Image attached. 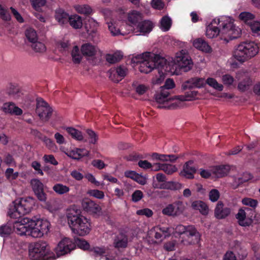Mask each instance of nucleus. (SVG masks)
<instances>
[{
    "mask_svg": "<svg viewBox=\"0 0 260 260\" xmlns=\"http://www.w3.org/2000/svg\"><path fill=\"white\" fill-rule=\"evenodd\" d=\"M219 34L224 40H233L240 36L241 30L234 24L233 18L222 16L214 18L206 28V35L209 38H213Z\"/></svg>",
    "mask_w": 260,
    "mask_h": 260,
    "instance_id": "obj_1",
    "label": "nucleus"
},
{
    "mask_svg": "<svg viewBox=\"0 0 260 260\" xmlns=\"http://www.w3.org/2000/svg\"><path fill=\"white\" fill-rule=\"evenodd\" d=\"M135 62L140 63V71L147 74L154 69L164 68L166 71H169L166 66V59L159 55L153 53L146 52L138 55L132 59Z\"/></svg>",
    "mask_w": 260,
    "mask_h": 260,
    "instance_id": "obj_2",
    "label": "nucleus"
},
{
    "mask_svg": "<svg viewBox=\"0 0 260 260\" xmlns=\"http://www.w3.org/2000/svg\"><path fill=\"white\" fill-rule=\"evenodd\" d=\"M68 223L72 232L84 236L88 234L91 230L90 220L82 215H78L74 209L67 210L66 214Z\"/></svg>",
    "mask_w": 260,
    "mask_h": 260,
    "instance_id": "obj_3",
    "label": "nucleus"
},
{
    "mask_svg": "<svg viewBox=\"0 0 260 260\" xmlns=\"http://www.w3.org/2000/svg\"><path fill=\"white\" fill-rule=\"evenodd\" d=\"M258 51V46L254 42H244L235 48L233 56L242 63L255 56Z\"/></svg>",
    "mask_w": 260,
    "mask_h": 260,
    "instance_id": "obj_4",
    "label": "nucleus"
},
{
    "mask_svg": "<svg viewBox=\"0 0 260 260\" xmlns=\"http://www.w3.org/2000/svg\"><path fill=\"white\" fill-rule=\"evenodd\" d=\"M35 204V200L31 197L17 199L10 206L8 214L11 218H19L29 213Z\"/></svg>",
    "mask_w": 260,
    "mask_h": 260,
    "instance_id": "obj_5",
    "label": "nucleus"
},
{
    "mask_svg": "<svg viewBox=\"0 0 260 260\" xmlns=\"http://www.w3.org/2000/svg\"><path fill=\"white\" fill-rule=\"evenodd\" d=\"M155 99L158 104L157 107L159 109L174 110L179 108L180 105V102L177 101L176 96L171 97L169 92L164 90L156 94Z\"/></svg>",
    "mask_w": 260,
    "mask_h": 260,
    "instance_id": "obj_6",
    "label": "nucleus"
},
{
    "mask_svg": "<svg viewBox=\"0 0 260 260\" xmlns=\"http://www.w3.org/2000/svg\"><path fill=\"white\" fill-rule=\"evenodd\" d=\"M50 223L46 219L37 218L29 219V236L41 238L49 231Z\"/></svg>",
    "mask_w": 260,
    "mask_h": 260,
    "instance_id": "obj_7",
    "label": "nucleus"
},
{
    "mask_svg": "<svg viewBox=\"0 0 260 260\" xmlns=\"http://www.w3.org/2000/svg\"><path fill=\"white\" fill-rule=\"evenodd\" d=\"M173 61L179 69L185 72L191 70L193 64L190 56L186 50H181L177 52Z\"/></svg>",
    "mask_w": 260,
    "mask_h": 260,
    "instance_id": "obj_8",
    "label": "nucleus"
},
{
    "mask_svg": "<svg viewBox=\"0 0 260 260\" xmlns=\"http://www.w3.org/2000/svg\"><path fill=\"white\" fill-rule=\"evenodd\" d=\"M49 245L43 241H39L34 243L29 251V256L33 260L42 258L49 254Z\"/></svg>",
    "mask_w": 260,
    "mask_h": 260,
    "instance_id": "obj_9",
    "label": "nucleus"
},
{
    "mask_svg": "<svg viewBox=\"0 0 260 260\" xmlns=\"http://www.w3.org/2000/svg\"><path fill=\"white\" fill-rule=\"evenodd\" d=\"M185 209L184 203L182 201H177L166 206L162 209V213L168 216L176 217L182 214Z\"/></svg>",
    "mask_w": 260,
    "mask_h": 260,
    "instance_id": "obj_10",
    "label": "nucleus"
},
{
    "mask_svg": "<svg viewBox=\"0 0 260 260\" xmlns=\"http://www.w3.org/2000/svg\"><path fill=\"white\" fill-rule=\"evenodd\" d=\"M172 227L156 226L151 229L148 234L149 238H154L159 242L169 237L173 232Z\"/></svg>",
    "mask_w": 260,
    "mask_h": 260,
    "instance_id": "obj_11",
    "label": "nucleus"
},
{
    "mask_svg": "<svg viewBox=\"0 0 260 260\" xmlns=\"http://www.w3.org/2000/svg\"><path fill=\"white\" fill-rule=\"evenodd\" d=\"M36 112L43 121H47L50 119L52 109L42 99H37Z\"/></svg>",
    "mask_w": 260,
    "mask_h": 260,
    "instance_id": "obj_12",
    "label": "nucleus"
},
{
    "mask_svg": "<svg viewBox=\"0 0 260 260\" xmlns=\"http://www.w3.org/2000/svg\"><path fill=\"white\" fill-rule=\"evenodd\" d=\"M81 207L84 211L92 215H100L102 212L101 206L88 198L82 200Z\"/></svg>",
    "mask_w": 260,
    "mask_h": 260,
    "instance_id": "obj_13",
    "label": "nucleus"
},
{
    "mask_svg": "<svg viewBox=\"0 0 260 260\" xmlns=\"http://www.w3.org/2000/svg\"><path fill=\"white\" fill-rule=\"evenodd\" d=\"M76 247L75 242L69 238H63L58 244L56 252L58 256L69 253Z\"/></svg>",
    "mask_w": 260,
    "mask_h": 260,
    "instance_id": "obj_14",
    "label": "nucleus"
},
{
    "mask_svg": "<svg viewBox=\"0 0 260 260\" xmlns=\"http://www.w3.org/2000/svg\"><path fill=\"white\" fill-rule=\"evenodd\" d=\"M188 229L186 234L182 236L181 242L184 245L197 243L200 237L199 232L193 225H188Z\"/></svg>",
    "mask_w": 260,
    "mask_h": 260,
    "instance_id": "obj_15",
    "label": "nucleus"
},
{
    "mask_svg": "<svg viewBox=\"0 0 260 260\" xmlns=\"http://www.w3.org/2000/svg\"><path fill=\"white\" fill-rule=\"evenodd\" d=\"M29 218H23L20 220L15 221L13 224V229L16 233L20 236H29Z\"/></svg>",
    "mask_w": 260,
    "mask_h": 260,
    "instance_id": "obj_16",
    "label": "nucleus"
},
{
    "mask_svg": "<svg viewBox=\"0 0 260 260\" xmlns=\"http://www.w3.org/2000/svg\"><path fill=\"white\" fill-rule=\"evenodd\" d=\"M243 77H244L243 80L240 81L238 85V89L241 92H244L247 90L252 84V81L246 75L244 72L242 71H239L237 73L236 78L238 80H240V79Z\"/></svg>",
    "mask_w": 260,
    "mask_h": 260,
    "instance_id": "obj_17",
    "label": "nucleus"
},
{
    "mask_svg": "<svg viewBox=\"0 0 260 260\" xmlns=\"http://www.w3.org/2000/svg\"><path fill=\"white\" fill-rule=\"evenodd\" d=\"M166 66L168 67L169 71H166L164 68H158L157 69L158 72V75H156L152 79V83L153 84H160L164 80L165 78V74L166 73H171L173 74H177L176 70H174L170 68L169 64H168L166 61Z\"/></svg>",
    "mask_w": 260,
    "mask_h": 260,
    "instance_id": "obj_18",
    "label": "nucleus"
},
{
    "mask_svg": "<svg viewBox=\"0 0 260 260\" xmlns=\"http://www.w3.org/2000/svg\"><path fill=\"white\" fill-rule=\"evenodd\" d=\"M153 27V23L149 20H145L140 22L137 26V30L135 31L136 35H145L149 33Z\"/></svg>",
    "mask_w": 260,
    "mask_h": 260,
    "instance_id": "obj_19",
    "label": "nucleus"
},
{
    "mask_svg": "<svg viewBox=\"0 0 260 260\" xmlns=\"http://www.w3.org/2000/svg\"><path fill=\"white\" fill-rule=\"evenodd\" d=\"M231 212V209L228 207H224L222 202L219 201L215 208L214 215L217 219H223L228 216Z\"/></svg>",
    "mask_w": 260,
    "mask_h": 260,
    "instance_id": "obj_20",
    "label": "nucleus"
},
{
    "mask_svg": "<svg viewBox=\"0 0 260 260\" xmlns=\"http://www.w3.org/2000/svg\"><path fill=\"white\" fill-rule=\"evenodd\" d=\"M81 51L83 56L86 57L94 56L99 51L98 47L91 43H85L81 47Z\"/></svg>",
    "mask_w": 260,
    "mask_h": 260,
    "instance_id": "obj_21",
    "label": "nucleus"
},
{
    "mask_svg": "<svg viewBox=\"0 0 260 260\" xmlns=\"http://www.w3.org/2000/svg\"><path fill=\"white\" fill-rule=\"evenodd\" d=\"M231 167L229 165H220L212 167V177L215 178L223 177L229 173Z\"/></svg>",
    "mask_w": 260,
    "mask_h": 260,
    "instance_id": "obj_22",
    "label": "nucleus"
},
{
    "mask_svg": "<svg viewBox=\"0 0 260 260\" xmlns=\"http://www.w3.org/2000/svg\"><path fill=\"white\" fill-rule=\"evenodd\" d=\"M196 171V169L193 165V161L189 160L184 164L183 170L180 172V175L188 179H192Z\"/></svg>",
    "mask_w": 260,
    "mask_h": 260,
    "instance_id": "obj_23",
    "label": "nucleus"
},
{
    "mask_svg": "<svg viewBox=\"0 0 260 260\" xmlns=\"http://www.w3.org/2000/svg\"><path fill=\"white\" fill-rule=\"evenodd\" d=\"M66 154L74 159H79L82 157L87 156L89 151L85 149L74 148L73 149L65 152Z\"/></svg>",
    "mask_w": 260,
    "mask_h": 260,
    "instance_id": "obj_24",
    "label": "nucleus"
},
{
    "mask_svg": "<svg viewBox=\"0 0 260 260\" xmlns=\"http://www.w3.org/2000/svg\"><path fill=\"white\" fill-rule=\"evenodd\" d=\"M2 109L6 113H9L17 116L21 115L22 114V110L12 103H5Z\"/></svg>",
    "mask_w": 260,
    "mask_h": 260,
    "instance_id": "obj_25",
    "label": "nucleus"
},
{
    "mask_svg": "<svg viewBox=\"0 0 260 260\" xmlns=\"http://www.w3.org/2000/svg\"><path fill=\"white\" fill-rule=\"evenodd\" d=\"M128 243L127 237L123 234L117 235L113 241V246L117 249L125 248L127 247Z\"/></svg>",
    "mask_w": 260,
    "mask_h": 260,
    "instance_id": "obj_26",
    "label": "nucleus"
},
{
    "mask_svg": "<svg viewBox=\"0 0 260 260\" xmlns=\"http://www.w3.org/2000/svg\"><path fill=\"white\" fill-rule=\"evenodd\" d=\"M248 210V208H241L236 214V218L238 219V223L241 226H246L249 225L250 222L246 218V211Z\"/></svg>",
    "mask_w": 260,
    "mask_h": 260,
    "instance_id": "obj_27",
    "label": "nucleus"
},
{
    "mask_svg": "<svg viewBox=\"0 0 260 260\" xmlns=\"http://www.w3.org/2000/svg\"><path fill=\"white\" fill-rule=\"evenodd\" d=\"M191 207L193 210H199L203 215H206L208 214L209 208L207 205L202 201H195L192 202Z\"/></svg>",
    "mask_w": 260,
    "mask_h": 260,
    "instance_id": "obj_28",
    "label": "nucleus"
},
{
    "mask_svg": "<svg viewBox=\"0 0 260 260\" xmlns=\"http://www.w3.org/2000/svg\"><path fill=\"white\" fill-rule=\"evenodd\" d=\"M198 93V92L197 91L192 90L186 92L184 95L176 96V99H177V101L180 102V105L179 108L183 107V102L189 101L194 100L197 97Z\"/></svg>",
    "mask_w": 260,
    "mask_h": 260,
    "instance_id": "obj_29",
    "label": "nucleus"
},
{
    "mask_svg": "<svg viewBox=\"0 0 260 260\" xmlns=\"http://www.w3.org/2000/svg\"><path fill=\"white\" fill-rule=\"evenodd\" d=\"M98 23L93 19H89L85 23V26L87 34L92 37L95 36L98 31Z\"/></svg>",
    "mask_w": 260,
    "mask_h": 260,
    "instance_id": "obj_30",
    "label": "nucleus"
},
{
    "mask_svg": "<svg viewBox=\"0 0 260 260\" xmlns=\"http://www.w3.org/2000/svg\"><path fill=\"white\" fill-rule=\"evenodd\" d=\"M251 178V175L247 172L234 176L233 185L235 187H238L240 184L249 181Z\"/></svg>",
    "mask_w": 260,
    "mask_h": 260,
    "instance_id": "obj_31",
    "label": "nucleus"
},
{
    "mask_svg": "<svg viewBox=\"0 0 260 260\" xmlns=\"http://www.w3.org/2000/svg\"><path fill=\"white\" fill-rule=\"evenodd\" d=\"M194 47L199 50L206 52L211 51L210 46L203 39L199 38L195 40L193 42Z\"/></svg>",
    "mask_w": 260,
    "mask_h": 260,
    "instance_id": "obj_32",
    "label": "nucleus"
},
{
    "mask_svg": "<svg viewBox=\"0 0 260 260\" xmlns=\"http://www.w3.org/2000/svg\"><path fill=\"white\" fill-rule=\"evenodd\" d=\"M69 22L70 25L75 29L80 28L82 26V20L81 17L79 15L71 16Z\"/></svg>",
    "mask_w": 260,
    "mask_h": 260,
    "instance_id": "obj_33",
    "label": "nucleus"
},
{
    "mask_svg": "<svg viewBox=\"0 0 260 260\" xmlns=\"http://www.w3.org/2000/svg\"><path fill=\"white\" fill-rule=\"evenodd\" d=\"M70 17L68 14L61 10L56 12L55 19L60 24H64L69 22Z\"/></svg>",
    "mask_w": 260,
    "mask_h": 260,
    "instance_id": "obj_34",
    "label": "nucleus"
},
{
    "mask_svg": "<svg viewBox=\"0 0 260 260\" xmlns=\"http://www.w3.org/2000/svg\"><path fill=\"white\" fill-rule=\"evenodd\" d=\"M142 19V14L136 10H132L127 14V19L131 23L135 24Z\"/></svg>",
    "mask_w": 260,
    "mask_h": 260,
    "instance_id": "obj_35",
    "label": "nucleus"
},
{
    "mask_svg": "<svg viewBox=\"0 0 260 260\" xmlns=\"http://www.w3.org/2000/svg\"><path fill=\"white\" fill-rule=\"evenodd\" d=\"M66 130L73 139L79 141H83L84 140V137L82 133L75 128L72 127H68L66 128Z\"/></svg>",
    "mask_w": 260,
    "mask_h": 260,
    "instance_id": "obj_36",
    "label": "nucleus"
},
{
    "mask_svg": "<svg viewBox=\"0 0 260 260\" xmlns=\"http://www.w3.org/2000/svg\"><path fill=\"white\" fill-rule=\"evenodd\" d=\"M108 27L109 31L113 36H117L119 35H125L126 34L129 33V31H124L123 30V28L121 27V29L117 28L115 23L112 22H108Z\"/></svg>",
    "mask_w": 260,
    "mask_h": 260,
    "instance_id": "obj_37",
    "label": "nucleus"
},
{
    "mask_svg": "<svg viewBox=\"0 0 260 260\" xmlns=\"http://www.w3.org/2000/svg\"><path fill=\"white\" fill-rule=\"evenodd\" d=\"M53 191L58 194H63L70 191V187L61 183H56L52 187Z\"/></svg>",
    "mask_w": 260,
    "mask_h": 260,
    "instance_id": "obj_38",
    "label": "nucleus"
},
{
    "mask_svg": "<svg viewBox=\"0 0 260 260\" xmlns=\"http://www.w3.org/2000/svg\"><path fill=\"white\" fill-rule=\"evenodd\" d=\"M25 34L27 40L31 43H34L38 40V35L36 31L32 28H27Z\"/></svg>",
    "mask_w": 260,
    "mask_h": 260,
    "instance_id": "obj_39",
    "label": "nucleus"
},
{
    "mask_svg": "<svg viewBox=\"0 0 260 260\" xmlns=\"http://www.w3.org/2000/svg\"><path fill=\"white\" fill-rule=\"evenodd\" d=\"M205 83L218 91H222L223 89V85L218 83L216 80L213 78H208L205 81Z\"/></svg>",
    "mask_w": 260,
    "mask_h": 260,
    "instance_id": "obj_40",
    "label": "nucleus"
},
{
    "mask_svg": "<svg viewBox=\"0 0 260 260\" xmlns=\"http://www.w3.org/2000/svg\"><path fill=\"white\" fill-rule=\"evenodd\" d=\"M172 25L171 19L168 16L163 17L160 21V29L164 31H166L169 30Z\"/></svg>",
    "mask_w": 260,
    "mask_h": 260,
    "instance_id": "obj_41",
    "label": "nucleus"
},
{
    "mask_svg": "<svg viewBox=\"0 0 260 260\" xmlns=\"http://www.w3.org/2000/svg\"><path fill=\"white\" fill-rule=\"evenodd\" d=\"M122 56L123 55L121 52H117L113 54L107 55L106 60L110 63H114L119 61Z\"/></svg>",
    "mask_w": 260,
    "mask_h": 260,
    "instance_id": "obj_42",
    "label": "nucleus"
},
{
    "mask_svg": "<svg viewBox=\"0 0 260 260\" xmlns=\"http://www.w3.org/2000/svg\"><path fill=\"white\" fill-rule=\"evenodd\" d=\"M31 48L37 53H44L46 51V47L44 43L36 41L32 43Z\"/></svg>",
    "mask_w": 260,
    "mask_h": 260,
    "instance_id": "obj_43",
    "label": "nucleus"
},
{
    "mask_svg": "<svg viewBox=\"0 0 260 260\" xmlns=\"http://www.w3.org/2000/svg\"><path fill=\"white\" fill-rule=\"evenodd\" d=\"M239 17L240 20L249 25L254 18V15L250 12H243L240 14Z\"/></svg>",
    "mask_w": 260,
    "mask_h": 260,
    "instance_id": "obj_44",
    "label": "nucleus"
},
{
    "mask_svg": "<svg viewBox=\"0 0 260 260\" xmlns=\"http://www.w3.org/2000/svg\"><path fill=\"white\" fill-rule=\"evenodd\" d=\"M30 184L34 192L44 190V185L38 179H31Z\"/></svg>",
    "mask_w": 260,
    "mask_h": 260,
    "instance_id": "obj_45",
    "label": "nucleus"
},
{
    "mask_svg": "<svg viewBox=\"0 0 260 260\" xmlns=\"http://www.w3.org/2000/svg\"><path fill=\"white\" fill-rule=\"evenodd\" d=\"M178 170L175 165L164 163L162 166V170L167 175H172L176 172Z\"/></svg>",
    "mask_w": 260,
    "mask_h": 260,
    "instance_id": "obj_46",
    "label": "nucleus"
},
{
    "mask_svg": "<svg viewBox=\"0 0 260 260\" xmlns=\"http://www.w3.org/2000/svg\"><path fill=\"white\" fill-rule=\"evenodd\" d=\"M251 30L252 35L258 36L260 32V22L258 21H252L249 24Z\"/></svg>",
    "mask_w": 260,
    "mask_h": 260,
    "instance_id": "obj_47",
    "label": "nucleus"
},
{
    "mask_svg": "<svg viewBox=\"0 0 260 260\" xmlns=\"http://www.w3.org/2000/svg\"><path fill=\"white\" fill-rule=\"evenodd\" d=\"M72 56L75 63H79L82 59V56L79 53V49L77 46L74 47L72 51Z\"/></svg>",
    "mask_w": 260,
    "mask_h": 260,
    "instance_id": "obj_48",
    "label": "nucleus"
},
{
    "mask_svg": "<svg viewBox=\"0 0 260 260\" xmlns=\"http://www.w3.org/2000/svg\"><path fill=\"white\" fill-rule=\"evenodd\" d=\"M87 193L90 196L93 197L98 199H103L105 197L104 192L98 189L89 190Z\"/></svg>",
    "mask_w": 260,
    "mask_h": 260,
    "instance_id": "obj_49",
    "label": "nucleus"
},
{
    "mask_svg": "<svg viewBox=\"0 0 260 260\" xmlns=\"http://www.w3.org/2000/svg\"><path fill=\"white\" fill-rule=\"evenodd\" d=\"M12 226L10 224H5L0 227V236L6 237L10 235L12 232Z\"/></svg>",
    "mask_w": 260,
    "mask_h": 260,
    "instance_id": "obj_50",
    "label": "nucleus"
},
{
    "mask_svg": "<svg viewBox=\"0 0 260 260\" xmlns=\"http://www.w3.org/2000/svg\"><path fill=\"white\" fill-rule=\"evenodd\" d=\"M0 17L4 20L9 21L11 19V16L7 9L0 5Z\"/></svg>",
    "mask_w": 260,
    "mask_h": 260,
    "instance_id": "obj_51",
    "label": "nucleus"
},
{
    "mask_svg": "<svg viewBox=\"0 0 260 260\" xmlns=\"http://www.w3.org/2000/svg\"><path fill=\"white\" fill-rule=\"evenodd\" d=\"M172 228L174 229V230L172 234L176 233L179 235H183V236L186 234L187 231L188 230V226H185L182 224L177 225L175 228Z\"/></svg>",
    "mask_w": 260,
    "mask_h": 260,
    "instance_id": "obj_52",
    "label": "nucleus"
},
{
    "mask_svg": "<svg viewBox=\"0 0 260 260\" xmlns=\"http://www.w3.org/2000/svg\"><path fill=\"white\" fill-rule=\"evenodd\" d=\"M75 245L76 244L79 248L83 250H87L89 248V244L84 239L77 238L75 240Z\"/></svg>",
    "mask_w": 260,
    "mask_h": 260,
    "instance_id": "obj_53",
    "label": "nucleus"
},
{
    "mask_svg": "<svg viewBox=\"0 0 260 260\" xmlns=\"http://www.w3.org/2000/svg\"><path fill=\"white\" fill-rule=\"evenodd\" d=\"M5 175L8 179L13 180L18 177L19 173L17 172H14V170L12 168H8L5 172Z\"/></svg>",
    "mask_w": 260,
    "mask_h": 260,
    "instance_id": "obj_54",
    "label": "nucleus"
},
{
    "mask_svg": "<svg viewBox=\"0 0 260 260\" xmlns=\"http://www.w3.org/2000/svg\"><path fill=\"white\" fill-rule=\"evenodd\" d=\"M76 10L78 12L84 14H89L92 11L91 8L87 5L77 6Z\"/></svg>",
    "mask_w": 260,
    "mask_h": 260,
    "instance_id": "obj_55",
    "label": "nucleus"
},
{
    "mask_svg": "<svg viewBox=\"0 0 260 260\" xmlns=\"http://www.w3.org/2000/svg\"><path fill=\"white\" fill-rule=\"evenodd\" d=\"M242 203L244 205L249 206L252 208L256 207L258 205L257 200L248 198L242 199Z\"/></svg>",
    "mask_w": 260,
    "mask_h": 260,
    "instance_id": "obj_56",
    "label": "nucleus"
},
{
    "mask_svg": "<svg viewBox=\"0 0 260 260\" xmlns=\"http://www.w3.org/2000/svg\"><path fill=\"white\" fill-rule=\"evenodd\" d=\"M220 193L216 189H211L209 193L210 200L212 202H216L219 198Z\"/></svg>",
    "mask_w": 260,
    "mask_h": 260,
    "instance_id": "obj_57",
    "label": "nucleus"
},
{
    "mask_svg": "<svg viewBox=\"0 0 260 260\" xmlns=\"http://www.w3.org/2000/svg\"><path fill=\"white\" fill-rule=\"evenodd\" d=\"M151 157L152 159L153 160H159L163 162L168 161V156L167 154L153 153L151 154Z\"/></svg>",
    "mask_w": 260,
    "mask_h": 260,
    "instance_id": "obj_58",
    "label": "nucleus"
},
{
    "mask_svg": "<svg viewBox=\"0 0 260 260\" xmlns=\"http://www.w3.org/2000/svg\"><path fill=\"white\" fill-rule=\"evenodd\" d=\"M43 142L45 144L46 147L52 150V151H55L57 149L56 146L55 144L54 143V142L50 139L46 137H45L43 139Z\"/></svg>",
    "mask_w": 260,
    "mask_h": 260,
    "instance_id": "obj_59",
    "label": "nucleus"
},
{
    "mask_svg": "<svg viewBox=\"0 0 260 260\" xmlns=\"http://www.w3.org/2000/svg\"><path fill=\"white\" fill-rule=\"evenodd\" d=\"M86 133L89 137V142L92 144H95L98 139V137L96 133L89 129H87Z\"/></svg>",
    "mask_w": 260,
    "mask_h": 260,
    "instance_id": "obj_60",
    "label": "nucleus"
},
{
    "mask_svg": "<svg viewBox=\"0 0 260 260\" xmlns=\"http://www.w3.org/2000/svg\"><path fill=\"white\" fill-rule=\"evenodd\" d=\"M143 198V193L140 190H135L132 195V201L134 202H138Z\"/></svg>",
    "mask_w": 260,
    "mask_h": 260,
    "instance_id": "obj_61",
    "label": "nucleus"
},
{
    "mask_svg": "<svg viewBox=\"0 0 260 260\" xmlns=\"http://www.w3.org/2000/svg\"><path fill=\"white\" fill-rule=\"evenodd\" d=\"M10 10L11 11V13L13 15L15 18L16 19V20L19 22V23H23L24 22V19L21 14L18 12L17 10H16L13 7H10Z\"/></svg>",
    "mask_w": 260,
    "mask_h": 260,
    "instance_id": "obj_62",
    "label": "nucleus"
},
{
    "mask_svg": "<svg viewBox=\"0 0 260 260\" xmlns=\"http://www.w3.org/2000/svg\"><path fill=\"white\" fill-rule=\"evenodd\" d=\"M222 81L224 84L230 86L233 84L234 81V79L230 75L226 74L222 76Z\"/></svg>",
    "mask_w": 260,
    "mask_h": 260,
    "instance_id": "obj_63",
    "label": "nucleus"
},
{
    "mask_svg": "<svg viewBox=\"0 0 260 260\" xmlns=\"http://www.w3.org/2000/svg\"><path fill=\"white\" fill-rule=\"evenodd\" d=\"M91 251L95 256H101L106 252L105 249L104 247H93Z\"/></svg>",
    "mask_w": 260,
    "mask_h": 260,
    "instance_id": "obj_64",
    "label": "nucleus"
}]
</instances>
